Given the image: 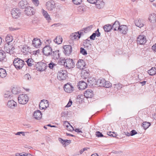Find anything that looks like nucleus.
I'll return each mask as SVG.
<instances>
[{"label":"nucleus","instance_id":"27","mask_svg":"<svg viewBox=\"0 0 156 156\" xmlns=\"http://www.w3.org/2000/svg\"><path fill=\"white\" fill-rule=\"evenodd\" d=\"M100 33L99 32V29H98L95 33H93L90 37V39L91 40H94L96 36L99 37L100 36Z\"/></svg>","mask_w":156,"mask_h":156},{"label":"nucleus","instance_id":"29","mask_svg":"<svg viewBox=\"0 0 156 156\" xmlns=\"http://www.w3.org/2000/svg\"><path fill=\"white\" fill-rule=\"evenodd\" d=\"M45 64L41 63L38 64L36 68L37 69L38 71L40 72H42L44 71L45 69L46 66Z\"/></svg>","mask_w":156,"mask_h":156},{"label":"nucleus","instance_id":"12","mask_svg":"<svg viewBox=\"0 0 156 156\" xmlns=\"http://www.w3.org/2000/svg\"><path fill=\"white\" fill-rule=\"evenodd\" d=\"M64 88V90L68 93H71L73 91V87L69 83L65 84Z\"/></svg>","mask_w":156,"mask_h":156},{"label":"nucleus","instance_id":"4","mask_svg":"<svg viewBox=\"0 0 156 156\" xmlns=\"http://www.w3.org/2000/svg\"><path fill=\"white\" fill-rule=\"evenodd\" d=\"M63 62L64 66L67 68L70 69L73 68L74 66V63L72 59H67Z\"/></svg>","mask_w":156,"mask_h":156},{"label":"nucleus","instance_id":"37","mask_svg":"<svg viewBox=\"0 0 156 156\" xmlns=\"http://www.w3.org/2000/svg\"><path fill=\"white\" fill-rule=\"evenodd\" d=\"M13 40L12 36L10 34H8L5 37V41L6 43H9Z\"/></svg>","mask_w":156,"mask_h":156},{"label":"nucleus","instance_id":"36","mask_svg":"<svg viewBox=\"0 0 156 156\" xmlns=\"http://www.w3.org/2000/svg\"><path fill=\"white\" fill-rule=\"evenodd\" d=\"M7 73L5 70L3 68H0V77L3 78L5 77Z\"/></svg>","mask_w":156,"mask_h":156},{"label":"nucleus","instance_id":"62","mask_svg":"<svg viewBox=\"0 0 156 156\" xmlns=\"http://www.w3.org/2000/svg\"><path fill=\"white\" fill-rule=\"evenodd\" d=\"M71 142V140H65V146L68 145Z\"/></svg>","mask_w":156,"mask_h":156},{"label":"nucleus","instance_id":"5","mask_svg":"<svg viewBox=\"0 0 156 156\" xmlns=\"http://www.w3.org/2000/svg\"><path fill=\"white\" fill-rule=\"evenodd\" d=\"M52 51L51 47L48 45H46L43 49L42 52L45 55L48 56L51 55Z\"/></svg>","mask_w":156,"mask_h":156},{"label":"nucleus","instance_id":"31","mask_svg":"<svg viewBox=\"0 0 156 156\" xmlns=\"http://www.w3.org/2000/svg\"><path fill=\"white\" fill-rule=\"evenodd\" d=\"M96 5L98 8H101L104 5V2L103 0H96Z\"/></svg>","mask_w":156,"mask_h":156},{"label":"nucleus","instance_id":"50","mask_svg":"<svg viewBox=\"0 0 156 156\" xmlns=\"http://www.w3.org/2000/svg\"><path fill=\"white\" fill-rule=\"evenodd\" d=\"M11 91L12 95H13V94H16L18 93V91L15 88H13Z\"/></svg>","mask_w":156,"mask_h":156},{"label":"nucleus","instance_id":"60","mask_svg":"<svg viewBox=\"0 0 156 156\" xmlns=\"http://www.w3.org/2000/svg\"><path fill=\"white\" fill-rule=\"evenodd\" d=\"M69 125H70V124L67 122H65L64 123L63 126H66V128L68 127Z\"/></svg>","mask_w":156,"mask_h":156},{"label":"nucleus","instance_id":"19","mask_svg":"<svg viewBox=\"0 0 156 156\" xmlns=\"http://www.w3.org/2000/svg\"><path fill=\"white\" fill-rule=\"evenodd\" d=\"M84 94L87 98H91L94 95L93 92L91 89L87 90L84 93Z\"/></svg>","mask_w":156,"mask_h":156},{"label":"nucleus","instance_id":"40","mask_svg":"<svg viewBox=\"0 0 156 156\" xmlns=\"http://www.w3.org/2000/svg\"><path fill=\"white\" fill-rule=\"evenodd\" d=\"M88 84L90 86H93L96 85V81L94 78H92V80L90 79L88 80Z\"/></svg>","mask_w":156,"mask_h":156},{"label":"nucleus","instance_id":"17","mask_svg":"<svg viewBox=\"0 0 156 156\" xmlns=\"http://www.w3.org/2000/svg\"><path fill=\"white\" fill-rule=\"evenodd\" d=\"M119 29L118 30L120 33L125 34H126L128 30L127 26L125 25H121L119 27Z\"/></svg>","mask_w":156,"mask_h":156},{"label":"nucleus","instance_id":"59","mask_svg":"<svg viewBox=\"0 0 156 156\" xmlns=\"http://www.w3.org/2000/svg\"><path fill=\"white\" fill-rule=\"evenodd\" d=\"M72 101L71 100H69V102H68L67 105H66V107H70L72 105Z\"/></svg>","mask_w":156,"mask_h":156},{"label":"nucleus","instance_id":"20","mask_svg":"<svg viewBox=\"0 0 156 156\" xmlns=\"http://www.w3.org/2000/svg\"><path fill=\"white\" fill-rule=\"evenodd\" d=\"M87 83L83 81H80L78 83L79 88L81 90L85 89L87 88Z\"/></svg>","mask_w":156,"mask_h":156},{"label":"nucleus","instance_id":"38","mask_svg":"<svg viewBox=\"0 0 156 156\" xmlns=\"http://www.w3.org/2000/svg\"><path fill=\"white\" fill-rule=\"evenodd\" d=\"M26 62L27 63V65L29 66H31L32 65H34V62L33 59L31 58H29Z\"/></svg>","mask_w":156,"mask_h":156},{"label":"nucleus","instance_id":"64","mask_svg":"<svg viewBox=\"0 0 156 156\" xmlns=\"http://www.w3.org/2000/svg\"><path fill=\"white\" fill-rule=\"evenodd\" d=\"M13 49H10L9 50V51H8V53H9L10 55H11L13 53Z\"/></svg>","mask_w":156,"mask_h":156},{"label":"nucleus","instance_id":"21","mask_svg":"<svg viewBox=\"0 0 156 156\" xmlns=\"http://www.w3.org/2000/svg\"><path fill=\"white\" fill-rule=\"evenodd\" d=\"M33 115L36 119L39 120L41 118L42 114L40 111L37 110L34 112Z\"/></svg>","mask_w":156,"mask_h":156},{"label":"nucleus","instance_id":"15","mask_svg":"<svg viewBox=\"0 0 156 156\" xmlns=\"http://www.w3.org/2000/svg\"><path fill=\"white\" fill-rule=\"evenodd\" d=\"M76 65L77 68L80 69H84L85 63L83 60L80 59L78 61Z\"/></svg>","mask_w":156,"mask_h":156},{"label":"nucleus","instance_id":"2","mask_svg":"<svg viewBox=\"0 0 156 156\" xmlns=\"http://www.w3.org/2000/svg\"><path fill=\"white\" fill-rule=\"evenodd\" d=\"M18 99L20 104H25L28 102L29 98L26 94H22L19 95L18 98Z\"/></svg>","mask_w":156,"mask_h":156},{"label":"nucleus","instance_id":"24","mask_svg":"<svg viewBox=\"0 0 156 156\" xmlns=\"http://www.w3.org/2000/svg\"><path fill=\"white\" fill-rule=\"evenodd\" d=\"M4 97L6 99L9 100L12 97L13 95H12L11 91H7L5 92Z\"/></svg>","mask_w":156,"mask_h":156},{"label":"nucleus","instance_id":"30","mask_svg":"<svg viewBox=\"0 0 156 156\" xmlns=\"http://www.w3.org/2000/svg\"><path fill=\"white\" fill-rule=\"evenodd\" d=\"M105 80L104 79H98L96 81V85L100 87L104 86Z\"/></svg>","mask_w":156,"mask_h":156},{"label":"nucleus","instance_id":"47","mask_svg":"<svg viewBox=\"0 0 156 156\" xmlns=\"http://www.w3.org/2000/svg\"><path fill=\"white\" fill-rule=\"evenodd\" d=\"M56 65L51 62L48 64V67L51 69H53L54 67Z\"/></svg>","mask_w":156,"mask_h":156},{"label":"nucleus","instance_id":"57","mask_svg":"<svg viewBox=\"0 0 156 156\" xmlns=\"http://www.w3.org/2000/svg\"><path fill=\"white\" fill-rule=\"evenodd\" d=\"M137 133V132L135 130H132L130 132V135L131 136H133Z\"/></svg>","mask_w":156,"mask_h":156},{"label":"nucleus","instance_id":"6","mask_svg":"<svg viewBox=\"0 0 156 156\" xmlns=\"http://www.w3.org/2000/svg\"><path fill=\"white\" fill-rule=\"evenodd\" d=\"M47 9L48 11H52L55 7V3L53 1H48L46 4Z\"/></svg>","mask_w":156,"mask_h":156},{"label":"nucleus","instance_id":"14","mask_svg":"<svg viewBox=\"0 0 156 156\" xmlns=\"http://www.w3.org/2000/svg\"><path fill=\"white\" fill-rule=\"evenodd\" d=\"M64 53L66 55H69L72 51V47L70 45H66L63 46Z\"/></svg>","mask_w":156,"mask_h":156},{"label":"nucleus","instance_id":"41","mask_svg":"<svg viewBox=\"0 0 156 156\" xmlns=\"http://www.w3.org/2000/svg\"><path fill=\"white\" fill-rule=\"evenodd\" d=\"M142 126L144 127V129H147L151 125V124L150 122H144L142 123Z\"/></svg>","mask_w":156,"mask_h":156},{"label":"nucleus","instance_id":"42","mask_svg":"<svg viewBox=\"0 0 156 156\" xmlns=\"http://www.w3.org/2000/svg\"><path fill=\"white\" fill-rule=\"evenodd\" d=\"M104 86L106 88H108L111 86V83L109 82L108 81H106L105 80V82L104 83Z\"/></svg>","mask_w":156,"mask_h":156},{"label":"nucleus","instance_id":"35","mask_svg":"<svg viewBox=\"0 0 156 156\" xmlns=\"http://www.w3.org/2000/svg\"><path fill=\"white\" fill-rule=\"evenodd\" d=\"M54 42L58 44H61L62 42V39L60 36H57L53 40Z\"/></svg>","mask_w":156,"mask_h":156},{"label":"nucleus","instance_id":"13","mask_svg":"<svg viewBox=\"0 0 156 156\" xmlns=\"http://www.w3.org/2000/svg\"><path fill=\"white\" fill-rule=\"evenodd\" d=\"M17 105L16 102L13 100H9L7 103V106L10 108L14 109Z\"/></svg>","mask_w":156,"mask_h":156},{"label":"nucleus","instance_id":"48","mask_svg":"<svg viewBox=\"0 0 156 156\" xmlns=\"http://www.w3.org/2000/svg\"><path fill=\"white\" fill-rule=\"evenodd\" d=\"M32 2L35 6H37L39 4V2L38 0H32Z\"/></svg>","mask_w":156,"mask_h":156},{"label":"nucleus","instance_id":"28","mask_svg":"<svg viewBox=\"0 0 156 156\" xmlns=\"http://www.w3.org/2000/svg\"><path fill=\"white\" fill-rule=\"evenodd\" d=\"M149 21L151 23H154L156 20V15L154 13L151 14L149 17Z\"/></svg>","mask_w":156,"mask_h":156},{"label":"nucleus","instance_id":"39","mask_svg":"<svg viewBox=\"0 0 156 156\" xmlns=\"http://www.w3.org/2000/svg\"><path fill=\"white\" fill-rule=\"evenodd\" d=\"M148 73L151 75H154L156 73V69L155 67H152L148 71Z\"/></svg>","mask_w":156,"mask_h":156},{"label":"nucleus","instance_id":"7","mask_svg":"<svg viewBox=\"0 0 156 156\" xmlns=\"http://www.w3.org/2000/svg\"><path fill=\"white\" fill-rule=\"evenodd\" d=\"M11 14L14 18L16 19L20 17L21 12L18 9L14 8L12 10Z\"/></svg>","mask_w":156,"mask_h":156},{"label":"nucleus","instance_id":"45","mask_svg":"<svg viewBox=\"0 0 156 156\" xmlns=\"http://www.w3.org/2000/svg\"><path fill=\"white\" fill-rule=\"evenodd\" d=\"M73 2L76 5H80L82 2V0H72Z\"/></svg>","mask_w":156,"mask_h":156},{"label":"nucleus","instance_id":"10","mask_svg":"<svg viewBox=\"0 0 156 156\" xmlns=\"http://www.w3.org/2000/svg\"><path fill=\"white\" fill-rule=\"evenodd\" d=\"M40 109L41 110L44 109L49 106L48 101L43 100L41 101L39 105Z\"/></svg>","mask_w":156,"mask_h":156},{"label":"nucleus","instance_id":"25","mask_svg":"<svg viewBox=\"0 0 156 156\" xmlns=\"http://www.w3.org/2000/svg\"><path fill=\"white\" fill-rule=\"evenodd\" d=\"M18 5L19 7L22 9H25L27 7V2L26 0H23L19 2Z\"/></svg>","mask_w":156,"mask_h":156},{"label":"nucleus","instance_id":"33","mask_svg":"<svg viewBox=\"0 0 156 156\" xmlns=\"http://www.w3.org/2000/svg\"><path fill=\"white\" fill-rule=\"evenodd\" d=\"M6 55L5 51L0 50V61H5V59Z\"/></svg>","mask_w":156,"mask_h":156},{"label":"nucleus","instance_id":"55","mask_svg":"<svg viewBox=\"0 0 156 156\" xmlns=\"http://www.w3.org/2000/svg\"><path fill=\"white\" fill-rule=\"evenodd\" d=\"M16 135L20 136L21 134H22L23 136H24L25 133L23 132H19L16 133L15 134Z\"/></svg>","mask_w":156,"mask_h":156},{"label":"nucleus","instance_id":"23","mask_svg":"<svg viewBox=\"0 0 156 156\" xmlns=\"http://www.w3.org/2000/svg\"><path fill=\"white\" fill-rule=\"evenodd\" d=\"M136 26L139 28L142 27L144 25L143 22L140 19H138L135 21Z\"/></svg>","mask_w":156,"mask_h":156},{"label":"nucleus","instance_id":"63","mask_svg":"<svg viewBox=\"0 0 156 156\" xmlns=\"http://www.w3.org/2000/svg\"><path fill=\"white\" fill-rule=\"evenodd\" d=\"M152 49H153L154 51H155L156 52V44H154L152 47Z\"/></svg>","mask_w":156,"mask_h":156},{"label":"nucleus","instance_id":"34","mask_svg":"<svg viewBox=\"0 0 156 156\" xmlns=\"http://www.w3.org/2000/svg\"><path fill=\"white\" fill-rule=\"evenodd\" d=\"M41 11L43 16L48 21L51 20L50 16L46 11H45L44 9H42Z\"/></svg>","mask_w":156,"mask_h":156},{"label":"nucleus","instance_id":"22","mask_svg":"<svg viewBox=\"0 0 156 156\" xmlns=\"http://www.w3.org/2000/svg\"><path fill=\"white\" fill-rule=\"evenodd\" d=\"M14 49L15 48L12 45L9 43H6L5 44L4 48V49L5 51L7 53H8V51H9L10 49Z\"/></svg>","mask_w":156,"mask_h":156},{"label":"nucleus","instance_id":"49","mask_svg":"<svg viewBox=\"0 0 156 156\" xmlns=\"http://www.w3.org/2000/svg\"><path fill=\"white\" fill-rule=\"evenodd\" d=\"M108 133L109 136L113 137H115L116 136V134L113 132H109Z\"/></svg>","mask_w":156,"mask_h":156},{"label":"nucleus","instance_id":"46","mask_svg":"<svg viewBox=\"0 0 156 156\" xmlns=\"http://www.w3.org/2000/svg\"><path fill=\"white\" fill-rule=\"evenodd\" d=\"M80 52L84 55H86L87 54V51L83 48H80Z\"/></svg>","mask_w":156,"mask_h":156},{"label":"nucleus","instance_id":"58","mask_svg":"<svg viewBox=\"0 0 156 156\" xmlns=\"http://www.w3.org/2000/svg\"><path fill=\"white\" fill-rule=\"evenodd\" d=\"M87 1L91 4H95L96 2V0H87Z\"/></svg>","mask_w":156,"mask_h":156},{"label":"nucleus","instance_id":"16","mask_svg":"<svg viewBox=\"0 0 156 156\" xmlns=\"http://www.w3.org/2000/svg\"><path fill=\"white\" fill-rule=\"evenodd\" d=\"M81 34L79 33V32L77 33L75 32L72 33L70 36V38L72 40L74 41L78 40L80 37Z\"/></svg>","mask_w":156,"mask_h":156},{"label":"nucleus","instance_id":"53","mask_svg":"<svg viewBox=\"0 0 156 156\" xmlns=\"http://www.w3.org/2000/svg\"><path fill=\"white\" fill-rule=\"evenodd\" d=\"M89 148L88 147L84 148L80 151V154H82L85 151H87Z\"/></svg>","mask_w":156,"mask_h":156},{"label":"nucleus","instance_id":"51","mask_svg":"<svg viewBox=\"0 0 156 156\" xmlns=\"http://www.w3.org/2000/svg\"><path fill=\"white\" fill-rule=\"evenodd\" d=\"M92 28V25H90L84 28L85 31H90Z\"/></svg>","mask_w":156,"mask_h":156},{"label":"nucleus","instance_id":"26","mask_svg":"<svg viewBox=\"0 0 156 156\" xmlns=\"http://www.w3.org/2000/svg\"><path fill=\"white\" fill-rule=\"evenodd\" d=\"M120 23L118 21H116L112 26V29L114 31L118 30L119 27L120 26Z\"/></svg>","mask_w":156,"mask_h":156},{"label":"nucleus","instance_id":"11","mask_svg":"<svg viewBox=\"0 0 156 156\" xmlns=\"http://www.w3.org/2000/svg\"><path fill=\"white\" fill-rule=\"evenodd\" d=\"M24 12L27 16H31L34 15L35 13L34 9L30 6L27 7L25 8Z\"/></svg>","mask_w":156,"mask_h":156},{"label":"nucleus","instance_id":"18","mask_svg":"<svg viewBox=\"0 0 156 156\" xmlns=\"http://www.w3.org/2000/svg\"><path fill=\"white\" fill-rule=\"evenodd\" d=\"M60 54L59 51L58 50L52 52L51 54L52 58L55 59L59 58L60 57Z\"/></svg>","mask_w":156,"mask_h":156},{"label":"nucleus","instance_id":"8","mask_svg":"<svg viewBox=\"0 0 156 156\" xmlns=\"http://www.w3.org/2000/svg\"><path fill=\"white\" fill-rule=\"evenodd\" d=\"M137 42L140 44H144L146 42V39L145 36L140 35L137 38Z\"/></svg>","mask_w":156,"mask_h":156},{"label":"nucleus","instance_id":"52","mask_svg":"<svg viewBox=\"0 0 156 156\" xmlns=\"http://www.w3.org/2000/svg\"><path fill=\"white\" fill-rule=\"evenodd\" d=\"M96 136L98 137H101L103 136V134L99 131L96 132Z\"/></svg>","mask_w":156,"mask_h":156},{"label":"nucleus","instance_id":"9","mask_svg":"<svg viewBox=\"0 0 156 156\" xmlns=\"http://www.w3.org/2000/svg\"><path fill=\"white\" fill-rule=\"evenodd\" d=\"M41 42L39 38H34L32 41V45L36 48H40L41 45Z\"/></svg>","mask_w":156,"mask_h":156},{"label":"nucleus","instance_id":"61","mask_svg":"<svg viewBox=\"0 0 156 156\" xmlns=\"http://www.w3.org/2000/svg\"><path fill=\"white\" fill-rule=\"evenodd\" d=\"M115 85L117 86L118 89H120L122 87V85L120 83H118V84H116Z\"/></svg>","mask_w":156,"mask_h":156},{"label":"nucleus","instance_id":"54","mask_svg":"<svg viewBox=\"0 0 156 156\" xmlns=\"http://www.w3.org/2000/svg\"><path fill=\"white\" fill-rule=\"evenodd\" d=\"M66 128L68 130L70 131H72L74 129L73 127H72L71 125H69L68 127H66Z\"/></svg>","mask_w":156,"mask_h":156},{"label":"nucleus","instance_id":"44","mask_svg":"<svg viewBox=\"0 0 156 156\" xmlns=\"http://www.w3.org/2000/svg\"><path fill=\"white\" fill-rule=\"evenodd\" d=\"M38 20L36 17L34 18L32 20V23L34 25H37L38 24Z\"/></svg>","mask_w":156,"mask_h":156},{"label":"nucleus","instance_id":"3","mask_svg":"<svg viewBox=\"0 0 156 156\" xmlns=\"http://www.w3.org/2000/svg\"><path fill=\"white\" fill-rule=\"evenodd\" d=\"M67 77V72L65 70H61L59 71L58 74L57 78L59 80H64Z\"/></svg>","mask_w":156,"mask_h":156},{"label":"nucleus","instance_id":"56","mask_svg":"<svg viewBox=\"0 0 156 156\" xmlns=\"http://www.w3.org/2000/svg\"><path fill=\"white\" fill-rule=\"evenodd\" d=\"M58 140L59 141L63 144V145H65V140H63L61 138H58Z\"/></svg>","mask_w":156,"mask_h":156},{"label":"nucleus","instance_id":"32","mask_svg":"<svg viewBox=\"0 0 156 156\" xmlns=\"http://www.w3.org/2000/svg\"><path fill=\"white\" fill-rule=\"evenodd\" d=\"M103 28L105 31L107 32H109L112 29V26L109 24L105 25L103 26Z\"/></svg>","mask_w":156,"mask_h":156},{"label":"nucleus","instance_id":"43","mask_svg":"<svg viewBox=\"0 0 156 156\" xmlns=\"http://www.w3.org/2000/svg\"><path fill=\"white\" fill-rule=\"evenodd\" d=\"M24 77L25 80H30L31 79V77L30 75L28 73L25 74Z\"/></svg>","mask_w":156,"mask_h":156},{"label":"nucleus","instance_id":"1","mask_svg":"<svg viewBox=\"0 0 156 156\" xmlns=\"http://www.w3.org/2000/svg\"><path fill=\"white\" fill-rule=\"evenodd\" d=\"M14 65L17 69H20L24 65V62L18 58H15L13 62Z\"/></svg>","mask_w":156,"mask_h":156}]
</instances>
